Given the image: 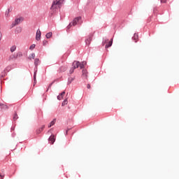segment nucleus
<instances>
[{"instance_id":"nucleus-7","label":"nucleus","mask_w":179,"mask_h":179,"mask_svg":"<svg viewBox=\"0 0 179 179\" xmlns=\"http://www.w3.org/2000/svg\"><path fill=\"white\" fill-rule=\"evenodd\" d=\"M0 108L1 110H8V106L3 103H0Z\"/></svg>"},{"instance_id":"nucleus-16","label":"nucleus","mask_w":179,"mask_h":179,"mask_svg":"<svg viewBox=\"0 0 179 179\" xmlns=\"http://www.w3.org/2000/svg\"><path fill=\"white\" fill-rule=\"evenodd\" d=\"M83 76L84 78H87V71L86 70H83Z\"/></svg>"},{"instance_id":"nucleus-24","label":"nucleus","mask_w":179,"mask_h":179,"mask_svg":"<svg viewBox=\"0 0 179 179\" xmlns=\"http://www.w3.org/2000/svg\"><path fill=\"white\" fill-rule=\"evenodd\" d=\"M34 48H36V44H32V45L29 47V50H34Z\"/></svg>"},{"instance_id":"nucleus-30","label":"nucleus","mask_w":179,"mask_h":179,"mask_svg":"<svg viewBox=\"0 0 179 179\" xmlns=\"http://www.w3.org/2000/svg\"><path fill=\"white\" fill-rule=\"evenodd\" d=\"M62 98H64V96H65V92H63L60 94Z\"/></svg>"},{"instance_id":"nucleus-27","label":"nucleus","mask_w":179,"mask_h":179,"mask_svg":"<svg viewBox=\"0 0 179 179\" xmlns=\"http://www.w3.org/2000/svg\"><path fill=\"white\" fill-rule=\"evenodd\" d=\"M0 177H1V179H3L4 177H5V174H3V173H0Z\"/></svg>"},{"instance_id":"nucleus-3","label":"nucleus","mask_w":179,"mask_h":179,"mask_svg":"<svg viewBox=\"0 0 179 179\" xmlns=\"http://www.w3.org/2000/svg\"><path fill=\"white\" fill-rule=\"evenodd\" d=\"M36 40L37 41H40V40H41V31H40V29L36 31Z\"/></svg>"},{"instance_id":"nucleus-38","label":"nucleus","mask_w":179,"mask_h":179,"mask_svg":"<svg viewBox=\"0 0 179 179\" xmlns=\"http://www.w3.org/2000/svg\"><path fill=\"white\" fill-rule=\"evenodd\" d=\"M7 12L9 13L10 12V8H8Z\"/></svg>"},{"instance_id":"nucleus-17","label":"nucleus","mask_w":179,"mask_h":179,"mask_svg":"<svg viewBox=\"0 0 179 179\" xmlns=\"http://www.w3.org/2000/svg\"><path fill=\"white\" fill-rule=\"evenodd\" d=\"M85 65H86V62H83L82 64H80V69H83V68H85Z\"/></svg>"},{"instance_id":"nucleus-2","label":"nucleus","mask_w":179,"mask_h":179,"mask_svg":"<svg viewBox=\"0 0 179 179\" xmlns=\"http://www.w3.org/2000/svg\"><path fill=\"white\" fill-rule=\"evenodd\" d=\"M80 20H82V17H77L74 18L73 22H71L67 26V29L69 30V29H71L72 27V26H76V24H78V23H79Z\"/></svg>"},{"instance_id":"nucleus-39","label":"nucleus","mask_w":179,"mask_h":179,"mask_svg":"<svg viewBox=\"0 0 179 179\" xmlns=\"http://www.w3.org/2000/svg\"><path fill=\"white\" fill-rule=\"evenodd\" d=\"M66 134H68V130L66 131Z\"/></svg>"},{"instance_id":"nucleus-35","label":"nucleus","mask_w":179,"mask_h":179,"mask_svg":"<svg viewBox=\"0 0 179 179\" xmlns=\"http://www.w3.org/2000/svg\"><path fill=\"white\" fill-rule=\"evenodd\" d=\"M1 38H2V33H1V31H0V41H1Z\"/></svg>"},{"instance_id":"nucleus-12","label":"nucleus","mask_w":179,"mask_h":179,"mask_svg":"<svg viewBox=\"0 0 179 179\" xmlns=\"http://www.w3.org/2000/svg\"><path fill=\"white\" fill-rule=\"evenodd\" d=\"M34 58H36V54L32 53L29 56V59L31 60V59H34Z\"/></svg>"},{"instance_id":"nucleus-22","label":"nucleus","mask_w":179,"mask_h":179,"mask_svg":"<svg viewBox=\"0 0 179 179\" xmlns=\"http://www.w3.org/2000/svg\"><path fill=\"white\" fill-rule=\"evenodd\" d=\"M10 51L12 52H14V51H16V46L15 45H13L10 48Z\"/></svg>"},{"instance_id":"nucleus-37","label":"nucleus","mask_w":179,"mask_h":179,"mask_svg":"<svg viewBox=\"0 0 179 179\" xmlns=\"http://www.w3.org/2000/svg\"><path fill=\"white\" fill-rule=\"evenodd\" d=\"M18 30H20V31H22V28H20V27H18V28H17Z\"/></svg>"},{"instance_id":"nucleus-14","label":"nucleus","mask_w":179,"mask_h":179,"mask_svg":"<svg viewBox=\"0 0 179 179\" xmlns=\"http://www.w3.org/2000/svg\"><path fill=\"white\" fill-rule=\"evenodd\" d=\"M113 45V39L108 42V45H106V48H108V47H111Z\"/></svg>"},{"instance_id":"nucleus-31","label":"nucleus","mask_w":179,"mask_h":179,"mask_svg":"<svg viewBox=\"0 0 179 179\" xmlns=\"http://www.w3.org/2000/svg\"><path fill=\"white\" fill-rule=\"evenodd\" d=\"M22 52H18L17 54V56H15V57H22Z\"/></svg>"},{"instance_id":"nucleus-6","label":"nucleus","mask_w":179,"mask_h":179,"mask_svg":"<svg viewBox=\"0 0 179 179\" xmlns=\"http://www.w3.org/2000/svg\"><path fill=\"white\" fill-rule=\"evenodd\" d=\"M49 141L50 142L51 145L54 144V142H55V136L54 135H52L49 138Z\"/></svg>"},{"instance_id":"nucleus-36","label":"nucleus","mask_w":179,"mask_h":179,"mask_svg":"<svg viewBox=\"0 0 179 179\" xmlns=\"http://www.w3.org/2000/svg\"><path fill=\"white\" fill-rule=\"evenodd\" d=\"M2 92V86L0 85V93Z\"/></svg>"},{"instance_id":"nucleus-19","label":"nucleus","mask_w":179,"mask_h":179,"mask_svg":"<svg viewBox=\"0 0 179 179\" xmlns=\"http://www.w3.org/2000/svg\"><path fill=\"white\" fill-rule=\"evenodd\" d=\"M73 80H74L73 78H72V77L69 78L68 80V84L71 85V83H72V82H73Z\"/></svg>"},{"instance_id":"nucleus-10","label":"nucleus","mask_w":179,"mask_h":179,"mask_svg":"<svg viewBox=\"0 0 179 179\" xmlns=\"http://www.w3.org/2000/svg\"><path fill=\"white\" fill-rule=\"evenodd\" d=\"M36 76H37V71H35L34 74V85H36V83H37V80L36 78Z\"/></svg>"},{"instance_id":"nucleus-26","label":"nucleus","mask_w":179,"mask_h":179,"mask_svg":"<svg viewBox=\"0 0 179 179\" xmlns=\"http://www.w3.org/2000/svg\"><path fill=\"white\" fill-rule=\"evenodd\" d=\"M75 69L73 67L70 69V73H73Z\"/></svg>"},{"instance_id":"nucleus-5","label":"nucleus","mask_w":179,"mask_h":179,"mask_svg":"<svg viewBox=\"0 0 179 179\" xmlns=\"http://www.w3.org/2000/svg\"><path fill=\"white\" fill-rule=\"evenodd\" d=\"M80 65V62H78V61H75L73 63V68L74 69H76L78 68H79Z\"/></svg>"},{"instance_id":"nucleus-18","label":"nucleus","mask_w":179,"mask_h":179,"mask_svg":"<svg viewBox=\"0 0 179 179\" xmlns=\"http://www.w3.org/2000/svg\"><path fill=\"white\" fill-rule=\"evenodd\" d=\"M60 72H65L66 71V67L65 66H61L59 69Z\"/></svg>"},{"instance_id":"nucleus-28","label":"nucleus","mask_w":179,"mask_h":179,"mask_svg":"<svg viewBox=\"0 0 179 179\" xmlns=\"http://www.w3.org/2000/svg\"><path fill=\"white\" fill-rule=\"evenodd\" d=\"M43 45H47V44H48V42L47 41H43Z\"/></svg>"},{"instance_id":"nucleus-20","label":"nucleus","mask_w":179,"mask_h":179,"mask_svg":"<svg viewBox=\"0 0 179 179\" xmlns=\"http://www.w3.org/2000/svg\"><path fill=\"white\" fill-rule=\"evenodd\" d=\"M92 41V38H89L88 39H87L85 41V43L87 45H90V42Z\"/></svg>"},{"instance_id":"nucleus-11","label":"nucleus","mask_w":179,"mask_h":179,"mask_svg":"<svg viewBox=\"0 0 179 179\" xmlns=\"http://www.w3.org/2000/svg\"><path fill=\"white\" fill-rule=\"evenodd\" d=\"M56 120L54 119L50 123V125L48 126V128H51V127L55 125Z\"/></svg>"},{"instance_id":"nucleus-33","label":"nucleus","mask_w":179,"mask_h":179,"mask_svg":"<svg viewBox=\"0 0 179 179\" xmlns=\"http://www.w3.org/2000/svg\"><path fill=\"white\" fill-rule=\"evenodd\" d=\"M87 89H90V87H91L90 84H87Z\"/></svg>"},{"instance_id":"nucleus-25","label":"nucleus","mask_w":179,"mask_h":179,"mask_svg":"<svg viewBox=\"0 0 179 179\" xmlns=\"http://www.w3.org/2000/svg\"><path fill=\"white\" fill-rule=\"evenodd\" d=\"M13 120L14 121H16V120H17V113H15L14 115H13Z\"/></svg>"},{"instance_id":"nucleus-15","label":"nucleus","mask_w":179,"mask_h":179,"mask_svg":"<svg viewBox=\"0 0 179 179\" xmlns=\"http://www.w3.org/2000/svg\"><path fill=\"white\" fill-rule=\"evenodd\" d=\"M46 38H51V37H52V32H49L48 34H46Z\"/></svg>"},{"instance_id":"nucleus-21","label":"nucleus","mask_w":179,"mask_h":179,"mask_svg":"<svg viewBox=\"0 0 179 179\" xmlns=\"http://www.w3.org/2000/svg\"><path fill=\"white\" fill-rule=\"evenodd\" d=\"M16 58H17V57L15 56V55H11L9 57V59L10 60H12V59H16Z\"/></svg>"},{"instance_id":"nucleus-4","label":"nucleus","mask_w":179,"mask_h":179,"mask_svg":"<svg viewBox=\"0 0 179 179\" xmlns=\"http://www.w3.org/2000/svg\"><path fill=\"white\" fill-rule=\"evenodd\" d=\"M22 20H23V18L22 17L15 19L14 23H13V27L14 26H17V24H19V23H20V22H22Z\"/></svg>"},{"instance_id":"nucleus-13","label":"nucleus","mask_w":179,"mask_h":179,"mask_svg":"<svg viewBox=\"0 0 179 179\" xmlns=\"http://www.w3.org/2000/svg\"><path fill=\"white\" fill-rule=\"evenodd\" d=\"M38 64H40V59H35V61H34V65L35 66H38Z\"/></svg>"},{"instance_id":"nucleus-1","label":"nucleus","mask_w":179,"mask_h":179,"mask_svg":"<svg viewBox=\"0 0 179 179\" xmlns=\"http://www.w3.org/2000/svg\"><path fill=\"white\" fill-rule=\"evenodd\" d=\"M65 0H54L51 6V9H57L61 8L62 3H64Z\"/></svg>"},{"instance_id":"nucleus-32","label":"nucleus","mask_w":179,"mask_h":179,"mask_svg":"<svg viewBox=\"0 0 179 179\" xmlns=\"http://www.w3.org/2000/svg\"><path fill=\"white\" fill-rule=\"evenodd\" d=\"M167 2V0H161L162 3H166Z\"/></svg>"},{"instance_id":"nucleus-29","label":"nucleus","mask_w":179,"mask_h":179,"mask_svg":"<svg viewBox=\"0 0 179 179\" xmlns=\"http://www.w3.org/2000/svg\"><path fill=\"white\" fill-rule=\"evenodd\" d=\"M62 96L61 95L57 96V100H62Z\"/></svg>"},{"instance_id":"nucleus-9","label":"nucleus","mask_w":179,"mask_h":179,"mask_svg":"<svg viewBox=\"0 0 179 179\" xmlns=\"http://www.w3.org/2000/svg\"><path fill=\"white\" fill-rule=\"evenodd\" d=\"M138 38H139V36H138V34H134L133 36V40L135 41V43L138 42Z\"/></svg>"},{"instance_id":"nucleus-34","label":"nucleus","mask_w":179,"mask_h":179,"mask_svg":"<svg viewBox=\"0 0 179 179\" xmlns=\"http://www.w3.org/2000/svg\"><path fill=\"white\" fill-rule=\"evenodd\" d=\"M6 17H8L9 16V13L6 12Z\"/></svg>"},{"instance_id":"nucleus-23","label":"nucleus","mask_w":179,"mask_h":179,"mask_svg":"<svg viewBox=\"0 0 179 179\" xmlns=\"http://www.w3.org/2000/svg\"><path fill=\"white\" fill-rule=\"evenodd\" d=\"M66 104H68V99H65L62 103V106H66Z\"/></svg>"},{"instance_id":"nucleus-8","label":"nucleus","mask_w":179,"mask_h":179,"mask_svg":"<svg viewBox=\"0 0 179 179\" xmlns=\"http://www.w3.org/2000/svg\"><path fill=\"white\" fill-rule=\"evenodd\" d=\"M44 128H45V125H43L41 128H39L37 131H36V134H41V132H43V131L44 130Z\"/></svg>"}]
</instances>
